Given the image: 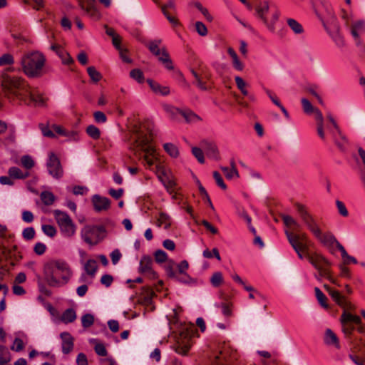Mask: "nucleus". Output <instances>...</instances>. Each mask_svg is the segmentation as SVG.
<instances>
[{"instance_id": "f257e3e1", "label": "nucleus", "mask_w": 365, "mask_h": 365, "mask_svg": "<svg viewBox=\"0 0 365 365\" xmlns=\"http://www.w3.org/2000/svg\"><path fill=\"white\" fill-rule=\"evenodd\" d=\"M1 86L10 99L19 100L27 105L43 106L44 98L29 87L24 78L11 76L6 73L2 75Z\"/></svg>"}, {"instance_id": "f03ea898", "label": "nucleus", "mask_w": 365, "mask_h": 365, "mask_svg": "<svg viewBox=\"0 0 365 365\" xmlns=\"http://www.w3.org/2000/svg\"><path fill=\"white\" fill-rule=\"evenodd\" d=\"M44 279L48 286L59 287L66 284L71 276L72 270L69 264L63 259H50L43 267Z\"/></svg>"}, {"instance_id": "7ed1b4c3", "label": "nucleus", "mask_w": 365, "mask_h": 365, "mask_svg": "<svg viewBox=\"0 0 365 365\" xmlns=\"http://www.w3.org/2000/svg\"><path fill=\"white\" fill-rule=\"evenodd\" d=\"M46 57L39 51L25 53L21 60L22 71L29 78H38L43 74Z\"/></svg>"}, {"instance_id": "20e7f679", "label": "nucleus", "mask_w": 365, "mask_h": 365, "mask_svg": "<svg viewBox=\"0 0 365 365\" xmlns=\"http://www.w3.org/2000/svg\"><path fill=\"white\" fill-rule=\"evenodd\" d=\"M153 130L148 128V133H144L142 130L137 133L134 146L145 153L144 161L149 166H153L158 160L155 149L150 145L152 140Z\"/></svg>"}, {"instance_id": "39448f33", "label": "nucleus", "mask_w": 365, "mask_h": 365, "mask_svg": "<svg viewBox=\"0 0 365 365\" xmlns=\"http://www.w3.org/2000/svg\"><path fill=\"white\" fill-rule=\"evenodd\" d=\"M341 323L342 331L346 338L349 340V342L354 346V348L361 350V345L357 344L359 342L360 338H353L351 336L354 330L355 329L354 324L359 325L361 324V319L357 316L352 314L350 312L344 311L341 316ZM361 339H363L361 337Z\"/></svg>"}, {"instance_id": "423d86ee", "label": "nucleus", "mask_w": 365, "mask_h": 365, "mask_svg": "<svg viewBox=\"0 0 365 365\" xmlns=\"http://www.w3.org/2000/svg\"><path fill=\"white\" fill-rule=\"evenodd\" d=\"M54 218L63 237L72 239L76 234L77 226L66 212L59 210L53 211Z\"/></svg>"}, {"instance_id": "0eeeda50", "label": "nucleus", "mask_w": 365, "mask_h": 365, "mask_svg": "<svg viewBox=\"0 0 365 365\" xmlns=\"http://www.w3.org/2000/svg\"><path fill=\"white\" fill-rule=\"evenodd\" d=\"M106 230L103 226L86 225L81 231L82 240L90 245L99 243L105 237Z\"/></svg>"}, {"instance_id": "6e6552de", "label": "nucleus", "mask_w": 365, "mask_h": 365, "mask_svg": "<svg viewBox=\"0 0 365 365\" xmlns=\"http://www.w3.org/2000/svg\"><path fill=\"white\" fill-rule=\"evenodd\" d=\"M297 212L304 225L317 238H322V231L314 217L308 212L307 207L299 203L295 205Z\"/></svg>"}, {"instance_id": "1a4fd4ad", "label": "nucleus", "mask_w": 365, "mask_h": 365, "mask_svg": "<svg viewBox=\"0 0 365 365\" xmlns=\"http://www.w3.org/2000/svg\"><path fill=\"white\" fill-rule=\"evenodd\" d=\"M329 14L331 23L333 26L332 31H330L329 28L327 26V23L322 18L320 17V20L323 24L324 28L329 33V34L330 35V36L331 37L333 41L335 42L336 45L338 47H343L345 45V42H344V38L339 33L340 27L336 21V18L334 15V14L331 11L329 13Z\"/></svg>"}, {"instance_id": "9d476101", "label": "nucleus", "mask_w": 365, "mask_h": 365, "mask_svg": "<svg viewBox=\"0 0 365 365\" xmlns=\"http://www.w3.org/2000/svg\"><path fill=\"white\" fill-rule=\"evenodd\" d=\"M46 167L49 175H51L53 178L60 179L63 177V170L60 160L52 152L48 154Z\"/></svg>"}, {"instance_id": "9b49d317", "label": "nucleus", "mask_w": 365, "mask_h": 365, "mask_svg": "<svg viewBox=\"0 0 365 365\" xmlns=\"http://www.w3.org/2000/svg\"><path fill=\"white\" fill-rule=\"evenodd\" d=\"M153 259L150 256H143L140 261L139 272L150 279L158 278V274L153 269Z\"/></svg>"}, {"instance_id": "f8f14e48", "label": "nucleus", "mask_w": 365, "mask_h": 365, "mask_svg": "<svg viewBox=\"0 0 365 365\" xmlns=\"http://www.w3.org/2000/svg\"><path fill=\"white\" fill-rule=\"evenodd\" d=\"M200 146L209 158L215 160H220L219 150L214 142L204 140L201 141Z\"/></svg>"}, {"instance_id": "ddd939ff", "label": "nucleus", "mask_w": 365, "mask_h": 365, "mask_svg": "<svg viewBox=\"0 0 365 365\" xmlns=\"http://www.w3.org/2000/svg\"><path fill=\"white\" fill-rule=\"evenodd\" d=\"M79 4L87 15L94 19L99 18V12L95 7V0H79Z\"/></svg>"}, {"instance_id": "4468645a", "label": "nucleus", "mask_w": 365, "mask_h": 365, "mask_svg": "<svg viewBox=\"0 0 365 365\" xmlns=\"http://www.w3.org/2000/svg\"><path fill=\"white\" fill-rule=\"evenodd\" d=\"M365 31V24L364 21H357L353 23L350 27V32L354 38L356 46L361 45L360 35Z\"/></svg>"}, {"instance_id": "2eb2a0df", "label": "nucleus", "mask_w": 365, "mask_h": 365, "mask_svg": "<svg viewBox=\"0 0 365 365\" xmlns=\"http://www.w3.org/2000/svg\"><path fill=\"white\" fill-rule=\"evenodd\" d=\"M184 334L181 333L180 334V339L178 341V344L175 347V351L181 355H186L191 346V336H190L188 334H186V336L182 338Z\"/></svg>"}, {"instance_id": "dca6fc26", "label": "nucleus", "mask_w": 365, "mask_h": 365, "mask_svg": "<svg viewBox=\"0 0 365 365\" xmlns=\"http://www.w3.org/2000/svg\"><path fill=\"white\" fill-rule=\"evenodd\" d=\"M60 338L62 341V352L65 354H69L73 349L74 339L71 334L67 331L60 334Z\"/></svg>"}, {"instance_id": "f3484780", "label": "nucleus", "mask_w": 365, "mask_h": 365, "mask_svg": "<svg viewBox=\"0 0 365 365\" xmlns=\"http://www.w3.org/2000/svg\"><path fill=\"white\" fill-rule=\"evenodd\" d=\"M92 202L95 210L98 212L107 210L110 205V200L108 197H101L98 195H95L93 197Z\"/></svg>"}, {"instance_id": "a211bd4d", "label": "nucleus", "mask_w": 365, "mask_h": 365, "mask_svg": "<svg viewBox=\"0 0 365 365\" xmlns=\"http://www.w3.org/2000/svg\"><path fill=\"white\" fill-rule=\"evenodd\" d=\"M307 259L317 269H321L324 265H329V262L321 255L307 252Z\"/></svg>"}, {"instance_id": "6ab92c4d", "label": "nucleus", "mask_w": 365, "mask_h": 365, "mask_svg": "<svg viewBox=\"0 0 365 365\" xmlns=\"http://www.w3.org/2000/svg\"><path fill=\"white\" fill-rule=\"evenodd\" d=\"M51 49L56 52V53L61 59L63 64H71L73 62V58L71 57L68 53H67L61 46L57 44H53L51 46Z\"/></svg>"}, {"instance_id": "aec40b11", "label": "nucleus", "mask_w": 365, "mask_h": 365, "mask_svg": "<svg viewBox=\"0 0 365 365\" xmlns=\"http://www.w3.org/2000/svg\"><path fill=\"white\" fill-rule=\"evenodd\" d=\"M147 83L149 85L151 90L155 93L161 96H168L170 94V88L168 86H163L158 83V82L152 80L147 79Z\"/></svg>"}, {"instance_id": "412c9836", "label": "nucleus", "mask_w": 365, "mask_h": 365, "mask_svg": "<svg viewBox=\"0 0 365 365\" xmlns=\"http://www.w3.org/2000/svg\"><path fill=\"white\" fill-rule=\"evenodd\" d=\"M286 236L287 237L288 241L289 242V239L295 240L296 244L297 247L302 250V252L305 253V257L307 258V252H309V242H306L300 240L299 237L297 236V234H294L288 230L285 231Z\"/></svg>"}, {"instance_id": "4be33fe9", "label": "nucleus", "mask_w": 365, "mask_h": 365, "mask_svg": "<svg viewBox=\"0 0 365 365\" xmlns=\"http://www.w3.org/2000/svg\"><path fill=\"white\" fill-rule=\"evenodd\" d=\"M313 113H314L315 114V119H316V121H317V133L319 136V138L323 140H325L326 139V137H325V133H324V117H323V115L322 113V112L318 109V108H315L313 111Z\"/></svg>"}, {"instance_id": "5701e85b", "label": "nucleus", "mask_w": 365, "mask_h": 365, "mask_svg": "<svg viewBox=\"0 0 365 365\" xmlns=\"http://www.w3.org/2000/svg\"><path fill=\"white\" fill-rule=\"evenodd\" d=\"M324 287L328 292L331 297L340 306L344 307L346 304L345 297L337 290L332 289L328 285L324 284Z\"/></svg>"}, {"instance_id": "b1692460", "label": "nucleus", "mask_w": 365, "mask_h": 365, "mask_svg": "<svg viewBox=\"0 0 365 365\" xmlns=\"http://www.w3.org/2000/svg\"><path fill=\"white\" fill-rule=\"evenodd\" d=\"M8 175H9L14 180L15 179L24 180L29 176V171L24 172L18 167L13 166L8 170Z\"/></svg>"}, {"instance_id": "393cba45", "label": "nucleus", "mask_w": 365, "mask_h": 365, "mask_svg": "<svg viewBox=\"0 0 365 365\" xmlns=\"http://www.w3.org/2000/svg\"><path fill=\"white\" fill-rule=\"evenodd\" d=\"M268 11L269 2L267 1L260 2L256 7L257 16L263 21L264 24H267V19L266 17V14Z\"/></svg>"}, {"instance_id": "a878e982", "label": "nucleus", "mask_w": 365, "mask_h": 365, "mask_svg": "<svg viewBox=\"0 0 365 365\" xmlns=\"http://www.w3.org/2000/svg\"><path fill=\"white\" fill-rule=\"evenodd\" d=\"M330 132L332 134L333 139L335 142L336 146L341 150H344L346 148V145L347 144V139L346 136L341 131V135L337 134L336 131H333L330 130Z\"/></svg>"}, {"instance_id": "bb28decb", "label": "nucleus", "mask_w": 365, "mask_h": 365, "mask_svg": "<svg viewBox=\"0 0 365 365\" xmlns=\"http://www.w3.org/2000/svg\"><path fill=\"white\" fill-rule=\"evenodd\" d=\"M187 123H195L200 121L201 118L190 109L182 110L180 114Z\"/></svg>"}, {"instance_id": "cd10ccee", "label": "nucleus", "mask_w": 365, "mask_h": 365, "mask_svg": "<svg viewBox=\"0 0 365 365\" xmlns=\"http://www.w3.org/2000/svg\"><path fill=\"white\" fill-rule=\"evenodd\" d=\"M324 340L326 344L334 345L337 349L340 348L336 335L330 329L326 330Z\"/></svg>"}, {"instance_id": "c85d7f7f", "label": "nucleus", "mask_w": 365, "mask_h": 365, "mask_svg": "<svg viewBox=\"0 0 365 365\" xmlns=\"http://www.w3.org/2000/svg\"><path fill=\"white\" fill-rule=\"evenodd\" d=\"M76 319V313L73 309L69 308L66 309L61 317V321L65 324L74 322Z\"/></svg>"}, {"instance_id": "c756f323", "label": "nucleus", "mask_w": 365, "mask_h": 365, "mask_svg": "<svg viewBox=\"0 0 365 365\" xmlns=\"http://www.w3.org/2000/svg\"><path fill=\"white\" fill-rule=\"evenodd\" d=\"M86 273L93 277L98 269L97 262L95 259H88L84 266Z\"/></svg>"}, {"instance_id": "7c9ffc66", "label": "nucleus", "mask_w": 365, "mask_h": 365, "mask_svg": "<svg viewBox=\"0 0 365 365\" xmlns=\"http://www.w3.org/2000/svg\"><path fill=\"white\" fill-rule=\"evenodd\" d=\"M288 26L296 34H301L303 33L304 29L302 26L294 19H288L287 20Z\"/></svg>"}, {"instance_id": "2f4dec72", "label": "nucleus", "mask_w": 365, "mask_h": 365, "mask_svg": "<svg viewBox=\"0 0 365 365\" xmlns=\"http://www.w3.org/2000/svg\"><path fill=\"white\" fill-rule=\"evenodd\" d=\"M161 43L160 39H157L149 42L148 48L149 51L155 56H160L162 50L160 49L159 45Z\"/></svg>"}, {"instance_id": "473e14b6", "label": "nucleus", "mask_w": 365, "mask_h": 365, "mask_svg": "<svg viewBox=\"0 0 365 365\" xmlns=\"http://www.w3.org/2000/svg\"><path fill=\"white\" fill-rule=\"evenodd\" d=\"M41 200L46 205H51L55 201L54 195L49 191H43L41 193Z\"/></svg>"}, {"instance_id": "72a5a7b5", "label": "nucleus", "mask_w": 365, "mask_h": 365, "mask_svg": "<svg viewBox=\"0 0 365 365\" xmlns=\"http://www.w3.org/2000/svg\"><path fill=\"white\" fill-rule=\"evenodd\" d=\"M87 72L93 83H96L102 78V75L96 69L94 66L88 67Z\"/></svg>"}, {"instance_id": "f704fd0d", "label": "nucleus", "mask_w": 365, "mask_h": 365, "mask_svg": "<svg viewBox=\"0 0 365 365\" xmlns=\"http://www.w3.org/2000/svg\"><path fill=\"white\" fill-rule=\"evenodd\" d=\"M165 150L173 158H177L179 155L178 148L173 143H167L163 145Z\"/></svg>"}, {"instance_id": "c9c22d12", "label": "nucleus", "mask_w": 365, "mask_h": 365, "mask_svg": "<svg viewBox=\"0 0 365 365\" xmlns=\"http://www.w3.org/2000/svg\"><path fill=\"white\" fill-rule=\"evenodd\" d=\"M315 296L322 307L324 308H328V304L327 303V298L324 295V294L321 291L319 287L314 288Z\"/></svg>"}, {"instance_id": "e433bc0d", "label": "nucleus", "mask_w": 365, "mask_h": 365, "mask_svg": "<svg viewBox=\"0 0 365 365\" xmlns=\"http://www.w3.org/2000/svg\"><path fill=\"white\" fill-rule=\"evenodd\" d=\"M86 133L93 140H98L101 136L100 130L93 125H90L86 128Z\"/></svg>"}, {"instance_id": "4c0bfd02", "label": "nucleus", "mask_w": 365, "mask_h": 365, "mask_svg": "<svg viewBox=\"0 0 365 365\" xmlns=\"http://www.w3.org/2000/svg\"><path fill=\"white\" fill-rule=\"evenodd\" d=\"M158 225L159 227L163 225L165 229H168L170 226V217L164 212H161L159 215L158 219Z\"/></svg>"}, {"instance_id": "58836bf2", "label": "nucleus", "mask_w": 365, "mask_h": 365, "mask_svg": "<svg viewBox=\"0 0 365 365\" xmlns=\"http://www.w3.org/2000/svg\"><path fill=\"white\" fill-rule=\"evenodd\" d=\"M163 109L167 113L170 115L173 118H175L177 115H180L182 112V110L168 104L164 105Z\"/></svg>"}, {"instance_id": "ea45409f", "label": "nucleus", "mask_w": 365, "mask_h": 365, "mask_svg": "<svg viewBox=\"0 0 365 365\" xmlns=\"http://www.w3.org/2000/svg\"><path fill=\"white\" fill-rule=\"evenodd\" d=\"M327 265H324L321 269H317L319 271V276L322 277L327 278L333 284L339 285L336 283V279L330 274L329 269L327 268Z\"/></svg>"}, {"instance_id": "a19ab883", "label": "nucleus", "mask_w": 365, "mask_h": 365, "mask_svg": "<svg viewBox=\"0 0 365 365\" xmlns=\"http://www.w3.org/2000/svg\"><path fill=\"white\" fill-rule=\"evenodd\" d=\"M215 307L221 309L222 313L225 317H229L232 315L231 307L228 303H226V302L217 303V304H215Z\"/></svg>"}, {"instance_id": "79ce46f5", "label": "nucleus", "mask_w": 365, "mask_h": 365, "mask_svg": "<svg viewBox=\"0 0 365 365\" xmlns=\"http://www.w3.org/2000/svg\"><path fill=\"white\" fill-rule=\"evenodd\" d=\"M94 323V317L91 314H86L81 317V324L83 328H88Z\"/></svg>"}, {"instance_id": "37998d69", "label": "nucleus", "mask_w": 365, "mask_h": 365, "mask_svg": "<svg viewBox=\"0 0 365 365\" xmlns=\"http://www.w3.org/2000/svg\"><path fill=\"white\" fill-rule=\"evenodd\" d=\"M130 76L135 80L138 83H142L144 82V75L141 70L135 68L130 71Z\"/></svg>"}, {"instance_id": "c03bdc74", "label": "nucleus", "mask_w": 365, "mask_h": 365, "mask_svg": "<svg viewBox=\"0 0 365 365\" xmlns=\"http://www.w3.org/2000/svg\"><path fill=\"white\" fill-rule=\"evenodd\" d=\"M14 56L10 53H4L0 56V66H10L14 64Z\"/></svg>"}, {"instance_id": "a18cd8bd", "label": "nucleus", "mask_w": 365, "mask_h": 365, "mask_svg": "<svg viewBox=\"0 0 365 365\" xmlns=\"http://www.w3.org/2000/svg\"><path fill=\"white\" fill-rule=\"evenodd\" d=\"M222 274L220 272H215L210 278V282L215 287H218L222 283Z\"/></svg>"}, {"instance_id": "49530a36", "label": "nucleus", "mask_w": 365, "mask_h": 365, "mask_svg": "<svg viewBox=\"0 0 365 365\" xmlns=\"http://www.w3.org/2000/svg\"><path fill=\"white\" fill-rule=\"evenodd\" d=\"M192 153L200 163L203 164L205 163L204 150L202 148L193 147Z\"/></svg>"}, {"instance_id": "de8ad7c7", "label": "nucleus", "mask_w": 365, "mask_h": 365, "mask_svg": "<svg viewBox=\"0 0 365 365\" xmlns=\"http://www.w3.org/2000/svg\"><path fill=\"white\" fill-rule=\"evenodd\" d=\"M235 80L237 88L241 91V93L244 96H247L248 91L246 89V86H247L246 82L240 76H236L235 78Z\"/></svg>"}, {"instance_id": "09e8293b", "label": "nucleus", "mask_w": 365, "mask_h": 365, "mask_svg": "<svg viewBox=\"0 0 365 365\" xmlns=\"http://www.w3.org/2000/svg\"><path fill=\"white\" fill-rule=\"evenodd\" d=\"M21 164L26 170H30L34 166V161L29 155H24L21 158Z\"/></svg>"}, {"instance_id": "8fccbe9b", "label": "nucleus", "mask_w": 365, "mask_h": 365, "mask_svg": "<svg viewBox=\"0 0 365 365\" xmlns=\"http://www.w3.org/2000/svg\"><path fill=\"white\" fill-rule=\"evenodd\" d=\"M202 255L205 258L210 259L215 257L217 260H221L219 251L217 248H213L212 252L208 249H205L202 252Z\"/></svg>"}, {"instance_id": "3c124183", "label": "nucleus", "mask_w": 365, "mask_h": 365, "mask_svg": "<svg viewBox=\"0 0 365 365\" xmlns=\"http://www.w3.org/2000/svg\"><path fill=\"white\" fill-rule=\"evenodd\" d=\"M154 257L157 263H163L167 261L168 255L165 251L162 250H158L154 253Z\"/></svg>"}, {"instance_id": "603ef678", "label": "nucleus", "mask_w": 365, "mask_h": 365, "mask_svg": "<svg viewBox=\"0 0 365 365\" xmlns=\"http://www.w3.org/2000/svg\"><path fill=\"white\" fill-rule=\"evenodd\" d=\"M161 11L163 13L165 12H170L169 10L172 11L173 12L176 11V4L174 0H168L166 4L160 6Z\"/></svg>"}, {"instance_id": "864d4df0", "label": "nucleus", "mask_w": 365, "mask_h": 365, "mask_svg": "<svg viewBox=\"0 0 365 365\" xmlns=\"http://www.w3.org/2000/svg\"><path fill=\"white\" fill-rule=\"evenodd\" d=\"M221 170L223 171L226 178L229 180L232 179L234 177H239V173L237 169H232L227 167H221Z\"/></svg>"}, {"instance_id": "5fc2aeb1", "label": "nucleus", "mask_w": 365, "mask_h": 365, "mask_svg": "<svg viewBox=\"0 0 365 365\" xmlns=\"http://www.w3.org/2000/svg\"><path fill=\"white\" fill-rule=\"evenodd\" d=\"M41 228L43 233L50 237H53L56 235V229L53 225H43Z\"/></svg>"}, {"instance_id": "6e6d98bb", "label": "nucleus", "mask_w": 365, "mask_h": 365, "mask_svg": "<svg viewBox=\"0 0 365 365\" xmlns=\"http://www.w3.org/2000/svg\"><path fill=\"white\" fill-rule=\"evenodd\" d=\"M301 102H302L303 110L307 114H311L312 113H313L314 110L316 108L312 105V103L309 102V101L307 100V98H302L301 100Z\"/></svg>"}, {"instance_id": "4d7b16f0", "label": "nucleus", "mask_w": 365, "mask_h": 365, "mask_svg": "<svg viewBox=\"0 0 365 365\" xmlns=\"http://www.w3.org/2000/svg\"><path fill=\"white\" fill-rule=\"evenodd\" d=\"M165 269L170 278L174 279L175 277H177V273L174 270V262L173 260L169 261Z\"/></svg>"}, {"instance_id": "13d9d810", "label": "nucleus", "mask_w": 365, "mask_h": 365, "mask_svg": "<svg viewBox=\"0 0 365 365\" xmlns=\"http://www.w3.org/2000/svg\"><path fill=\"white\" fill-rule=\"evenodd\" d=\"M195 30L201 36H205L207 34V29L206 26L201 21L195 23Z\"/></svg>"}, {"instance_id": "bf43d9fd", "label": "nucleus", "mask_w": 365, "mask_h": 365, "mask_svg": "<svg viewBox=\"0 0 365 365\" xmlns=\"http://www.w3.org/2000/svg\"><path fill=\"white\" fill-rule=\"evenodd\" d=\"M213 178L217 183V185L222 188V190L227 189V185L225 183L222 177L217 171L213 172Z\"/></svg>"}, {"instance_id": "052dcab7", "label": "nucleus", "mask_w": 365, "mask_h": 365, "mask_svg": "<svg viewBox=\"0 0 365 365\" xmlns=\"http://www.w3.org/2000/svg\"><path fill=\"white\" fill-rule=\"evenodd\" d=\"M264 90L265 93H267V95L270 98V100L272 101V102L275 106H277L278 108H280L282 106V103H280L279 100L277 97V96L275 94H274L272 91H271L270 90H269L266 88H264Z\"/></svg>"}, {"instance_id": "680f3d73", "label": "nucleus", "mask_w": 365, "mask_h": 365, "mask_svg": "<svg viewBox=\"0 0 365 365\" xmlns=\"http://www.w3.org/2000/svg\"><path fill=\"white\" fill-rule=\"evenodd\" d=\"M163 14L173 26L176 27L180 25L179 20L175 16H172L170 12L164 11Z\"/></svg>"}, {"instance_id": "e2e57ef3", "label": "nucleus", "mask_w": 365, "mask_h": 365, "mask_svg": "<svg viewBox=\"0 0 365 365\" xmlns=\"http://www.w3.org/2000/svg\"><path fill=\"white\" fill-rule=\"evenodd\" d=\"M336 205L338 209V212L341 216L347 217L349 215V212L343 202L336 200Z\"/></svg>"}, {"instance_id": "0e129e2a", "label": "nucleus", "mask_w": 365, "mask_h": 365, "mask_svg": "<svg viewBox=\"0 0 365 365\" xmlns=\"http://www.w3.org/2000/svg\"><path fill=\"white\" fill-rule=\"evenodd\" d=\"M22 235L25 240H30L34 237L35 230L31 227H26L23 230Z\"/></svg>"}, {"instance_id": "69168bd1", "label": "nucleus", "mask_w": 365, "mask_h": 365, "mask_svg": "<svg viewBox=\"0 0 365 365\" xmlns=\"http://www.w3.org/2000/svg\"><path fill=\"white\" fill-rule=\"evenodd\" d=\"M174 279L178 282L185 284H188L192 281V278L186 272H183V274H177V277H175Z\"/></svg>"}, {"instance_id": "338daca9", "label": "nucleus", "mask_w": 365, "mask_h": 365, "mask_svg": "<svg viewBox=\"0 0 365 365\" xmlns=\"http://www.w3.org/2000/svg\"><path fill=\"white\" fill-rule=\"evenodd\" d=\"M94 120L98 123H104L107 120V117L102 111H96L93 113Z\"/></svg>"}, {"instance_id": "774afa93", "label": "nucleus", "mask_w": 365, "mask_h": 365, "mask_svg": "<svg viewBox=\"0 0 365 365\" xmlns=\"http://www.w3.org/2000/svg\"><path fill=\"white\" fill-rule=\"evenodd\" d=\"M284 224L287 227H292V225H298V222L291 216L283 215L282 216Z\"/></svg>"}]
</instances>
